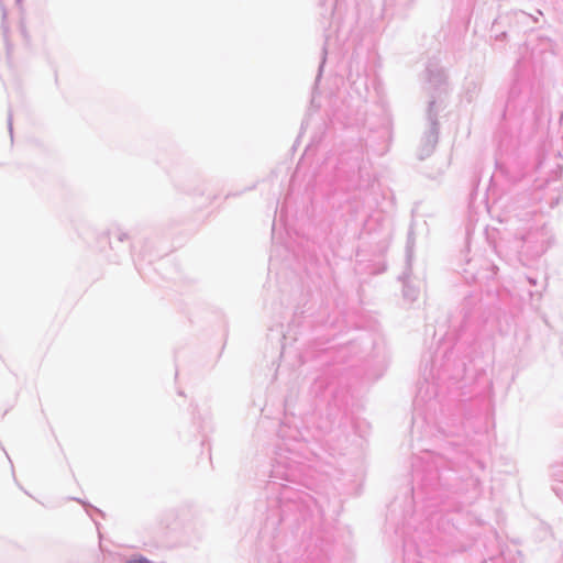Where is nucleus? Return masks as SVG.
<instances>
[{
	"label": "nucleus",
	"mask_w": 563,
	"mask_h": 563,
	"mask_svg": "<svg viewBox=\"0 0 563 563\" xmlns=\"http://www.w3.org/2000/svg\"><path fill=\"white\" fill-rule=\"evenodd\" d=\"M302 473L301 464L290 457L278 453L275 464L273 465L271 477L274 479L271 483L272 490H278V501L280 504L287 503H307V498H310L309 495L291 487L288 485L279 484L277 487V483L275 481H286L289 483L296 484L300 478Z\"/></svg>",
	"instance_id": "obj_1"
},
{
	"label": "nucleus",
	"mask_w": 563,
	"mask_h": 563,
	"mask_svg": "<svg viewBox=\"0 0 563 563\" xmlns=\"http://www.w3.org/2000/svg\"><path fill=\"white\" fill-rule=\"evenodd\" d=\"M552 238L545 225L522 228L515 238L514 249L527 257L540 256L549 249Z\"/></svg>",
	"instance_id": "obj_2"
},
{
	"label": "nucleus",
	"mask_w": 563,
	"mask_h": 563,
	"mask_svg": "<svg viewBox=\"0 0 563 563\" xmlns=\"http://www.w3.org/2000/svg\"><path fill=\"white\" fill-rule=\"evenodd\" d=\"M434 104H435V100H431L429 102L428 120H429L430 126L421 140V145L419 148V157L421 159L430 156V154L433 152V150L438 143L439 125H438V121H437V113L433 112Z\"/></svg>",
	"instance_id": "obj_3"
},
{
	"label": "nucleus",
	"mask_w": 563,
	"mask_h": 563,
	"mask_svg": "<svg viewBox=\"0 0 563 563\" xmlns=\"http://www.w3.org/2000/svg\"><path fill=\"white\" fill-rule=\"evenodd\" d=\"M427 76H428V80L430 82H434V85L437 87H440L441 85H443L445 82V75H444L443 70L440 68L428 67Z\"/></svg>",
	"instance_id": "obj_4"
},
{
	"label": "nucleus",
	"mask_w": 563,
	"mask_h": 563,
	"mask_svg": "<svg viewBox=\"0 0 563 563\" xmlns=\"http://www.w3.org/2000/svg\"><path fill=\"white\" fill-rule=\"evenodd\" d=\"M404 297L410 301H415L418 297L419 290L412 287L409 283L404 284Z\"/></svg>",
	"instance_id": "obj_5"
},
{
	"label": "nucleus",
	"mask_w": 563,
	"mask_h": 563,
	"mask_svg": "<svg viewBox=\"0 0 563 563\" xmlns=\"http://www.w3.org/2000/svg\"><path fill=\"white\" fill-rule=\"evenodd\" d=\"M112 239H114L118 242H124L128 240V234L123 232L121 229H115L111 232Z\"/></svg>",
	"instance_id": "obj_6"
},
{
	"label": "nucleus",
	"mask_w": 563,
	"mask_h": 563,
	"mask_svg": "<svg viewBox=\"0 0 563 563\" xmlns=\"http://www.w3.org/2000/svg\"><path fill=\"white\" fill-rule=\"evenodd\" d=\"M15 1L19 2L20 0H15ZM0 5H1V10H2V31H3L4 38L7 40V37H8V26L5 24L7 11L3 8V0H0Z\"/></svg>",
	"instance_id": "obj_7"
},
{
	"label": "nucleus",
	"mask_w": 563,
	"mask_h": 563,
	"mask_svg": "<svg viewBox=\"0 0 563 563\" xmlns=\"http://www.w3.org/2000/svg\"><path fill=\"white\" fill-rule=\"evenodd\" d=\"M553 490L556 494V496L563 501V482L553 486Z\"/></svg>",
	"instance_id": "obj_8"
},
{
	"label": "nucleus",
	"mask_w": 563,
	"mask_h": 563,
	"mask_svg": "<svg viewBox=\"0 0 563 563\" xmlns=\"http://www.w3.org/2000/svg\"><path fill=\"white\" fill-rule=\"evenodd\" d=\"M518 91H517V87L514 86L511 89H510V92H509V96L510 98H515L517 96Z\"/></svg>",
	"instance_id": "obj_9"
},
{
	"label": "nucleus",
	"mask_w": 563,
	"mask_h": 563,
	"mask_svg": "<svg viewBox=\"0 0 563 563\" xmlns=\"http://www.w3.org/2000/svg\"><path fill=\"white\" fill-rule=\"evenodd\" d=\"M9 132H10V135L12 136V135H13V128H12V118H11V114L9 115Z\"/></svg>",
	"instance_id": "obj_10"
},
{
	"label": "nucleus",
	"mask_w": 563,
	"mask_h": 563,
	"mask_svg": "<svg viewBox=\"0 0 563 563\" xmlns=\"http://www.w3.org/2000/svg\"><path fill=\"white\" fill-rule=\"evenodd\" d=\"M559 200H560V195L556 197V199H555V201H554V202H553V201H551V202H550V206H551V207H554V205H558V203H559Z\"/></svg>",
	"instance_id": "obj_11"
},
{
	"label": "nucleus",
	"mask_w": 563,
	"mask_h": 563,
	"mask_svg": "<svg viewBox=\"0 0 563 563\" xmlns=\"http://www.w3.org/2000/svg\"><path fill=\"white\" fill-rule=\"evenodd\" d=\"M324 60H325V59L323 58V59H322V62H321V65H320V67H319V74H321V70H322V68H323ZM319 76H320V75H318V77H319Z\"/></svg>",
	"instance_id": "obj_12"
},
{
	"label": "nucleus",
	"mask_w": 563,
	"mask_h": 563,
	"mask_svg": "<svg viewBox=\"0 0 563 563\" xmlns=\"http://www.w3.org/2000/svg\"><path fill=\"white\" fill-rule=\"evenodd\" d=\"M528 282H529L531 285H536V279H533V278H531V277H529V278H528Z\"/></svg>",
	"instance_id": "obj_13"
}]
</instances>
